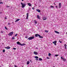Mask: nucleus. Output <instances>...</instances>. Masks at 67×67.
Here are the masks:
<instances>
[{
    "label": "nucleus",
    "instance_id": "obj_1",
    "mask_svg": "<svg viewBox=\"0 0 67 67\" xmlns=\"http://www.w3.org/2000/svg\"><path fill=\"white\" fill-rule=\"evenodd\" d=\"M17 44L18 45H20V46H24V45H25V43H23L21 44L20 42L18 41L17 42Z\"/></svg>",
    "mask_w": 67,
    "mask_h": 67
},
{
    "label": "nucleus",
    "instance_id": "obj_2",
    "mask_svg": "<svg viewBox=\"0 0 67 67\" xmlns=\"http://www.w3.org/2000/svg\"><path fill=\"white\" fill-rule=\"evenodd\" d=\"M35 36L36 37H37V36H39L40 38H43V37H42V36H41V35H40L38 34H36L35 35Z\"/></svg>",
    "mask_w": 67,
    "mask_h": 67
},
{
    "label": "nucleus",
    "instance_id": "obj_3",
    "mask_svg": "<svg viewBox=\"0 0 67 67\" xmlns=\"http://www.w3.org/2000/svg\"><path fill=\"white\" fill-rule=\"evenodd\" d=\"M21 4L22 5V7L23 8H24L26 5V4H25L23 3L22 2H21Z\"/></svg>",
    "mask_w": 67,
    "mask_h": 67
},
{
    "label": "nucleus",
    "instance_id": "obj_4",
    "mask_svg": "<svg viewBox=\"0 0 67 67\" xmlns=\"http://www.w3.org/2000/svg\"><path fill=\"white\" fill-rule=\"evenodd\" d=\"M34 37L32 36L31 37H30L28 38V39L29 40H33V39H34Z\"/></svg>",
    "mask_w": 67,
    "mask_h": 67
},
{
    "label": "nucleus",
    "instance_id": "obj_5",
    "mask_svg": "<svg viewBox=\"0 0 67 67\" xmlns=\"http://www.w3.org/2000/svg\"><path fill=\"white\" fill-rule=\"evenodd\" d=\"M13 34V32H12L8 34V35H9V36H12Z\"/></svg>",
    "mask_w": 67,
    "mask_h": 67
},
{
    "label": "nucleus",
    "instance_id": "obj_6",
    "mask_svg": "<svg viewBox=\"0 0 67 67\" xmlns=\"http://www.w3.org/2000/svg\"><path fill=\"white\" fill-rule=\"evenodd\" d=\"M61 58L62 59L63 61H64V62L66 61V59L64 58H63V57H61Z\"/></svg>",
    "mask_w": 67,
    "mask_h": 67
},
{
    "label": "nucleus",
    "instance_id": "obj_7",
    "mask_svg": "<svg viewBox=\"0 0 67 67\" xmlns=\"http://www.w3.org/2000/svg\"><path fill=\"white\" fill-rule=\"evenodd\" d=\"M53 43L55 45H56V43H57V41H55L53 42Z\"/></svg>",
    "mask_w": 67,
    "mask_h": 67
},
{
    "label": "nucleus",
    "instance_id": "obj_8",
    "mask_svg": "<svg viewBox=\"0 0 67 67\" xmlns=\"http://www.w3.org/2000/svg\"><path fill=\"white\" fill-rule=\"evenodd\" d=\"M59 9H60V8H61V6H62V4H61V3H59Z\"/></svg>",
    "mask_w": 67,
    "mask_h": 67
},
{
    "label": "nucleus",
    "instance_id": "obj_9",
    "mask_svg": "<svg viewBox=\"0 0 67 67\" xmlns=\"http://www.w3.org/2000/svg\"><path fill=\"white\" fill-rule=\"evenodd\" d=\"M34 53L35 55H37L38 54V53H37V52H36L34 51Z\"/></svg>",
    "mask_w": 67,
    "mask_h": 67
},
{
    "label": "nucleus",
    "instance_id": "obj_10",
    "mask_svg": "<svg viewBox=\"0 0 67 67\" xmlns=\"http://www.w3.org/2000/svg\"><path fill=\"white\" fill-rule=\"evenodd\" d=\"M27 16L26 17V19H28V17H29V13H27L26 14Z\"/></svg>",
    "mask_w": 67,
    "mask_h": 67
},
{
    "label": "nucleus",
    "instance_id": "obj_11",
    "mask_svg": "<svg viewBox=\"0 0 67 67\" xmlns=\"http://www.w3.org/2000/svg\"><path fill=\"white\" fill-rule=\"evenodd\" d=\"M37 19H41V18H40V16L38 15H37Z\"/></svg>",
    "mask_w": 67,
    "mask_h": 67
},
{
    "label": "nucleus",
    "instance_id": "obj_12",
    "mask_svg": "<svg viewBox=\"0 0 67 67\" xmlns=\"http://www.w3.org/2000/svg\"><path fill=\"white\" fill-rule=\"evenodd\" d=\"M5 48L6 49H10V47L8 46V47H5Z\"/></svg>",
    "mask_w": 67,
    "mask_h": 67
},
{
    "label": "nucleus",
    "instance_id": "obj_13",
    "mask_svg": "<svg viewBox=\"0 0 67 67\" xmlns=\"http://www.w3.org/2000/svg\"><path fill=\"white\" fill-rule=\"evenodd\" d=\"M36 11H37L38 12H39V13H40V12H41V10H40V9H36Z\"/></svg>",
    "mask_w": 67,
    "mask_h": 67
},
{
    "label": "nucleus",
    "instance_id": "obj_14",
    "mask_svg": "<svg viewBox=\"0 0 67 67\" xmlns=\"http://www.w3.org/2000/svg\"><path fill=\"white\" fill-rule=\"evenodd\" d=\"M27 4H28V5L29 7L32 6V5H31V4L30 3H27Z\"/></svg>",
    "mask_w": 67,
    "mask_h": 67
},
{
    "label": "nucleus",
    "instance_id": "obj_15",
    "mask_svg": "<svg viewBox=\"0 0 67 67\" xmlns=\"http://www.w3.org/2000/svg\"><path fill=\"white\" fill-rule=\"evenodd\" d=\"M54 32L56 33H57V34H59V32L55 30L54 31Z\"/></svg>",
    "mask_w": 67,
    "mask_h": 67
},
{
    "label": "nucleus",
    "instance_id": "obj_16",
    "mask_svg": "<svg viewBox=\"0 0 67 67\" xmlns=\"http://www.w3.org/2000/svg\"><path fill=\"white\" fill-rule=\"evenodd\" d=\"M47 19V18L45 17H44L43 18V20H46Z\"/></svg>",
    "mask_w": 67,
    "mask_h": 67
},
{
    "label": "nucleus",
    "instance_id": "obj_17",
    "mask_svg": "<svg viewBox=\"0 0 67 67\" xmlns=\"http://www.w3.org/2000/svg\"><path fill=\"white\" fill-rule=\"evenodd\" d=\"M64 46L65 47V49H67V47H66L67 45L66 44H64Z\"/></svg>",
    "mask_w": 67,
    "mask_h": 67
},
{
    "label": "nucleus",
    "instance_id": "obj_18",
    "mask_svg": "<svg viewBox=\"0 0 67 67\" xmlns=\"http://www.w3.org/2000/svg\"><path fill=\"white\" fill-rule=\"evenodd\" d=\"M19 20H20V19H17L15 20V22H18V21H19Z\"/></svg>",
    "mask_w": 67,
    "mask_h": 67
},
{
    "label": "nucleus",
    "instance_id": "obj_19",
    "mask_svg": "<svg viewBox=\"0 0 67 67\" xmlns=\"http://www.w3.org/2000/svg\"><path fill=\"white\" fill-rule=\"evenodd\" d=\"M34 22L35 23V24H37V21H36L35 20H34Z\"/></svg>",
    "mask_w": 67,
    "mask_h": 67
},
{
    "label": "nucleus",
    "instance_id": "obj_20",
    "mask_svg": "<svg viewBox=\"0 0 67 67\" xmlns=\"http://www.w3.org/2000/svg\"><path fill=\"white\" fill-rule=\"evenodd\" d=\"M29 64H30V62L29 61H27V65H29Z\"/></svg>",
    "mask_w": 67,
    "mask_h": 67
},
{
    "label": "nucleus",
    "instance_id": "obj_21",
    "mask_svg": "<svg viewBox=\"0 0 67 67\" xmlns=\"http://www.w3.org/2000/svg\"><path fill=\"white\" fill-rule=\"evenodd\" d=\"M39 60H40V61H41V60H43L41 58H39Z\"/></svg>",
    "mask_w": 67,
    "mask_h": 67
},
{
    "label": "nucleus",
    "instance_id": "obj_22",
    "mask_svg": "<svg viewBox=\"0 0 67 67\" xmlns=\"http://www.w3.org/2000/svg\"><path fill=\"white\" fill-rule=\"evenodd\" d=\"M35 58L37 59V58H38V57L36 56L35 57Z\"/></svg>",
    "mask_w": 67,
    "mask_h": 67
},
{
    "label": "nucleus",
    "instance_id": "obj_23",
    "mask_svg": "<svg viewBox=\"0 0 67 67\" xmlns=\"http://www.w3.org/2000/svg\"><path fill=\"white\" fill-rule=\"evenodd\" d=\"M45 32H46V33H48V31H47V30H45Z\"/></svg>",
    "mask_w": 67,
    "mask_h": 67
},
{
    "label": "nucleus",
    "instance_id": "obj_24",
    "mask_svg": "<svg viewBox=\"0 0 67 67\" xmlns=\"http://www.w3.org/2000/svg\"><path fill=\"white\" fill-rule=\"evenodd\" d=\"M3 53H4V52H5V49H3Z\"/></svg>",
    "mask_w": 67,
    "mask_h": 67
},
{
    "label": "nucleus",
    "instance_id": "obj_25",
    "mask_svg": "<svg viewBox=\"0 0 67 67\" xmlns=\"http://www.w3.org/2000/svg\"><path fill=\"white\" fill-rule=\"evenodd\" d=\"M12 39L13 40H14V39H15V38H14V37H13L12 38Z\"/></svg>",
    "mask_w": 67,
    "mask_h": 67
},
{
    "label": "nucleus",
    "instance_id": "obj_26",
    "mask_svg": "<svg viewBox=\"0 0 67 67\" xmlns=\"http://www.w3.org/2000/svg\"><path fill=\"white\" fill-rule=\"evenodd\" d=\"M51 55V54L50 53H49L48 54V56H50Z\"/></svg>",
    "mask_w": 67,
    "mask_h": 67
},
{
    "label": "nucleus",
    "instance_id": "obj_27",
    "mask_svg": "<svg viewBox=\"0 0 67 67\" xmlns=\"http://www.w3.org/2000/svg\"><path fill=\"white\" fill-rule=\"evenodd\" d=\"M51 8H54V7L52 5H51Z\"/></svg>",
    "mask_w": 67,
    "mask_h": 67
},
{
    "label": "nucleus",
    "instance_id": "obj_28",
    "mask_svg": "<svg viewBox=\"0 0 67 67\" xmlns=\"http://www.w3.org/2000/svg\"><path fill=\"white\" fill-rule=\"evenodd\" d=\"M59 42H60V43H62V41H61L60 40H59Z\"/></svg>",
    "mask_w": 67,
    "mask_h": 67
},
{
    "label": "nucleus",
    "instance_id": "obj_29",
    "mask_svg": "<svg viewBox=\"0 0 67 67\" xmlns=\"http://www.w3.org/2000/svg\"><path fill=\"white\" fill-rule=\"evenodd\" d=\"M36 60V61H37V60H38V59H35Z\"/></svg>",
    "mask_w": 67,
    "mask_h": 67
},
{
    "label": "nucleus",
    "instance_id": "obj_30",
    "mask_svg": "<svg viewBox=\"0 0 67 67\" xmlns=\"http://www.w3.org/2000/svg\"><path fill=\"white\" fill-rule=\"evenodd\" d=\"M18 35V34H16L15 35V36H16Z\"/></svg>",
    "mask_w": 67,
    "mask_h": 67
},
{
    "label": "nucleus",
    "instance_id": "obj_31",
    "mask_svg": "<svg viewBox=\"0 0 67 67\" xmlns=\"http://www.w3.org/2000/svg\"><path fill=\"white\" fill-rule=\"evenodd\" d=\"M32 9H33V10H35V8H34L33 7L32 8Z\"/></svg>",
    "mask_w": 67,
    "mask_h": 67
},
{
    "label": "nucleus",
    "instance_id": "obj_32",
    "mask_svg": "<svg viewBox=\"0 0 67 67\" xmlns=\"http://www.w3.org/2000/svg\"><path fill=\"white\" fill-rule=\"evenodd\" d=\"M5 29H6V30H8V28H7V27H5Z\"/></svg>",
    "mask_w": 67,
    "mask_h": 67
},
{
    "label": "nucleus",
    "instance_id": "obj_33",
    "mask_svg": "<svg viewBox=\"0 0 67 67\" xmlns=\"http://www.w3.org/2000/svg\"><path fill=\"white\" fill-rule=\"evenodd\" d=\"M58 55H55V56H56V57H57V56H58Z\"/></svg>",
    "mask_w": 67,
    "mask_h": 67
},
{
    "label": "nucleus",
    "instance_id": "obj_34",
    "mask_svg": "<svg viewBox=\"0 0 67 67\" xmlns=\"http://www.w3.org/2000/svg\"><path fill=\"white\" fill-rule=\"evenodd\" d=\"M56 8L57 9H58V6H56Z\"/></svg>",
    "mask_w": 67,
    "mask_h": 67
},
{
    "label": "nucleus",
    "instance_id": "obj_35",
    "mask_svg": "<svg viewBox=\"0 0 67 67\" xmlns=\"http://www.w3.org/2000/svg\"><path fill=\"white\" fill-rule=\"evenodd\" d=\"M7 8H9V7H10V6H7Z\"/></svg>",
    "mask_w": 67,
    "mask_h": 67
},
{
    "label": "nucleus",
    "instance_id": "obj_36",
    "mask_svg": "<svg viewBox=\"0 0 67 67\" xmlns=\"http://www.w3.org/2000/svg\"><path fill=\"white\" fill-rule=\"evenodd\" d=\"M13 49H14V50H15V49H16V48H13Z\"/></svg>",
    "mask_w": 67,
    "mask_h": 67
},
{
    "label": "nucleus",
    "instance_id": "obj_37",
    "mask_svg": "<svg viewBox=\"0 0 67 67\" xmlns=\"http://www.w3.org/2000/svg\"><path fill=\"white\" fill-rule=\"evenodd\" d=\"M25 38H28V37H27V36H26L25 37Z\"/></svg>",
    "mask_w": 67,
    "mask_h": 67
},
{
    "label": "nucleus",
    "instance_id": "obj_38",
    "mask_svg": "<svg viewBox=\"0 0 67 67\" xmlns=\"http://www.w3.org/2000/svg\"><path fill=\"white\" fill-rule=\"evenodd\" d=\"M14 67H17V66H16V65H14Z\"/></svg>",
    "mask_w": 67,
    "mask_h": 67
},
{
    "label": "nucleus",
    "instance_id": "obj_39",
    "mask_svg": "<svg viewBox=\"0 0 67 67\" xmlns=\"http://www.w3.org/2000/svg\"><path fill=\"white\" fill-rule=\"evenodd\" d=\"M47 59H49V58H48V57H47Z\"/></svg>",
    "mask_w": 67,
    "mask_h": 67
},
{
    "label": "nucleus",
    "instance_id": "obj_40",
    "mask_svg": "<svg viewBox=\"0 0 67 67\" xmlns=\"http://www.w3.org/2000/svg\"><path fill=\"white\" fill-rule=\"evenodd\" d=\"M30 62H32V60H30Z\"/></svg>",
    "mask_w": 67,
    "mask_h": 67
},
{
    "label": "nucleus",
    "instance_id": "obj_41",
    "mask_svg": "<svg viewBox=\"0 0 67 67\" xmlns=\"http://www.w3.org/2000/svg\"><path fill=\"white\" fill-rule=\"evenodd\" d=\"M1 33H3V31H1Z\"/></svg>",
    "mask_w": 67,
    "mask_h": 67
},
{
    "label": "nucleus",
    "instance_id": "obj_42",
    "mask_svg": "<svg viewBox=\"0 0 67 67\" xmlns=\"http://www.w3.org/2000/svg\"><path fill=\"white\" fill-rule=\"evenodd\" d=\"M5 19H7V18L6 17H5Z\"/></svg>",
    "mask_w": 67,
    "mask_h": 67
},
{
    "label": "nucleus",
    "instance_id": "obj_43",
    "mask_svg": "<svg viewBox=\"0 0 67 67\" xmlns=\"http://www.w3.org/2000/svg\"><path fill=\"white\" fill-rule=\"evenodd\" d=\"M10 23H9L8 24V25H10Z\"/></svg>",
    "mask_w": 67,
    "mask_h": 67
},
{
    "label": "nucleus",
    "instance_id": "obj_44",
    "mask_svg": "<svg viewBox=\"0 0 67 67\" xmlns=\"http://www.w3.org/2000/svg\"><path fill=\"white\" fill-rule=\"evenodd\" d=\"M1 13H2V12H0V14H1Z\"/></svg>",
    "mask_w": 67,
    "mask_h": 67
},
{
    "label": "nucleus",
    "instance_id": "obj_45",
    "mask_svg": "<svg viewBox=\"0 0 67 67\" xmlns=\"http://www.w3.org/2000/svg\"><path fill=\"white\" fill-rule=\"evenodd\" d=\"M22 0V1H24V0Z\"/></svg>",
    "mask_w": 67,
    "mask_h": 67
},
{
    "label": "nucleus",
    "instance_id": "obj_46",
    "mask_svg": "<svg viewBox=\"0 0 67 67\" xmlns=\"http://www.w3.org/2000/svg\"><path fill=\"white\" fill-rule=\"evenodd\" d=\"M66 35H67V32H66Z\"/></svg>",
    "mask_w": 67,
    "mask_h": 67
},
{
    "label": "nucleus",
    "instance_id": "obj_47",
    "mask_svg": "<svg viewBox=\"0 0 67 67\" xmlns=\"http://www.w3.org/2000/svg\"><path fill=\"white\" fill-rule=\"evenodd\" d=\"M53 67H55V66H54Z\"/></svg>",
    "mask_w": 67,
    "mask_h": 67
},
{
    "label": "nucleus",
    "instance_id": "obj_48",
    "mask_svg": "<svg viewBox=\"0 0 67 67\" xmlns=\"http://www.w3.org/2000/svg\"><path fill=\"white\" fill-rule=\"evenodd\" d=\"M54 4H55V3H54Z\"/></svg>",
    "mask_w": 67,
    "mask_h": 67
},
{
    "label": "nucleus",
    "instance_id": "obj_49",
    "mask_svg": "<svg viewBox=\"0 0 67 67\" xmlns=\"http://www.w3.org/2000/svg\"><path fill=\"white\" fill-rule=\"evenodd\" d=\"M22 67H23V66H22Z\"/></svg>",
    "mask_w": 67,
    "mask_h": 67
}]
</instances>
